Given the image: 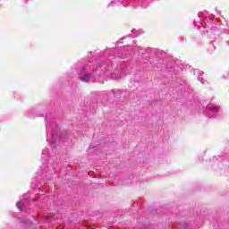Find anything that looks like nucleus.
I'll use <instances>...</instances> for the list:
<instances>
[{
  "label": "nucleus",
  "instance_id": "f257e3e1",
  "mask_svg": "<svg viewBox=\"0 0 229 229\" xmlns=\"http://www.w3.org/2000/svg\"><path fill=\"white\" fill-rule=\"evenodd\" d=\"M81 81H85L86 83H90L92 81V75L86 74L84 77L81 78Z\"/></svg>",
  "mask_w": 229,
  "mask_h": 229
},
{
  "label": "nucleus",
  "instance_id": "7ed1b4c3",
  "mask_svg": "<svg viewBox=\"0 0 229 229\" xmlns=\"http://www.w3.org/2000/svg\"><path fill=\"white\" fill-rule=\"evenodd\" d=\"M217 107H209V110H216Z\"/></svg>",
  "mask_w": 229,
  "mask_h": 229
},
{
  "label": "nucleus",
  "instance_id": "f03ea898",
  "mask_svg": "<svg viewBox=\"0 0 229 229\" xmlns=\"http://www.w3.org/2000/svg\"><path fill=\"white\" fill-rule=\"evenodd\" d=\"M16 207L19 208V210H21L22 209V202H18L16 204Z\"/></svg>",
  "mask_w": 229,
  "mask_h": 229
}]
</instances>
